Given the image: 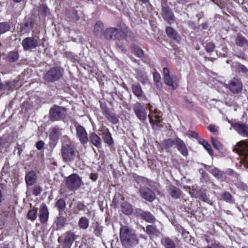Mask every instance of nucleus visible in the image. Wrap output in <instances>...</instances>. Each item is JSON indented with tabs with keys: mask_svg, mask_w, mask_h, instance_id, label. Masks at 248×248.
Wrapping results in <instances>:
<instances>
[{
	"mask_svg": "<svg viewBox=\"0 0 248 248\" xmlns=\"http://www.w3.org/2000/svg\"><path fill=\"white\" fill-rule=\"evenodd\" d=\"M120 240L123 245L135 246L139 243V239L135 232L127 226H123L120 230Z\"/></svg>",
	"mask_w": 248,
	"mask_h": 248,
	"instance_id": "nucleus-1",
	"label": "nucleus"
},
{
	"mask_svg": "<svg viewBox=\"0 0 248 248\" xmlns=\"http://www.w3.org/2000/svg\"><path fill=\"white\" fill-rule=\"evenodd\" d=\"M61 154L64 162L73 161L76 157L75 148L74 144L71 142L63 144L62 147Z\"/></svg>",
	"mask_w": 248,
	"mask_h": 248,
	"instance_id": "nucleus-2",
	"label": "nucleus"
},
{
	"mask_svg": "<svg viewBox=\"0 0 248 248\" xmlns=\"http://www.w3.org/2000/svg\"><path fill=\"white\" fill-rule=\"evenodd\" d=\"M66 117V109L63 107L55 105L49 110V118L52 121L63 120Z\"/></svg>",
	"mask_w": 248,
	"mask_h": 248,
	"instance_id": "nucleus-3",
	"label": "nucleus"
},
{
	"mask_svg": "<svg viewBox=\"0 0 248 248\" xmlns=\"http://www.w3.org/2000/svg\"><path fill=\"white\" fill-rule=\"evenodd\" d=\"M104 38L108 40H115L120 39L126 36L124 31L116 28L110 27L106 29L103 32Z\"/></svg>",
	"mask_w": 248,
	"mask_h": 248,
	"instance_id": "nucleus-4",
	"label": "nucleus"
},
{
	"mask_svg": "<svg viewBox=\"0 0 248 248\" xmlns=\"http://www.w3.org/2000/svg\"><path fill=\"white\" fill-rule=\"evenodd\" d=\"M63 70L60 67H53L47 71L44 76V79L48 82H54L58 80L62 76Z\"/></svg>",
	"mask_w": 248,
	"mask_h": 248,
	"instance_id": "nucleus-5",
	"label": "nucleus"
},
{
	"mask_svg": "<svg viewBox=\"0 0 248 248\" xmlns=\"http://www.w3.org/2000/svg\"><path fill=\"white\" fill-rule=\"evenodd\" d=\"M163 78L164 83L172 90L176 89L179 86V80L176 76H170V70L167 67L163 70Z\"/></svg>",
	"mask_w": 248,
	"mask_h": 248,
	"instance_id": "nucleus-6",
	"label": "nucleus"
},
{
	"mask_svg": "<svg viewBox=\"0 0 248 248\" xmlns=\"http://www.w3.org/2000/svg\"><path fill=\"white\" fill-rule=\"evenodd\" d=\"M113 203L116 207H118L119 205L121 204V210L125 215H129L133 212V208L131 205L127 202L124 201L123 198L119 195L114 196Z\"/></svg>",
	"mask_w": 248,
	"mask_h": 248,
	"instance_id": "nucleus-7",
	"label": "nucleus"
},
{
	"mask_svg": "<svg viewBox=\"0 0 248 248\" xmlns=\"http://www.w3.org/2000/svg\"><path fill=\"white\" fill-rule=\"evenodd\" d=\"M233 150L241 156L242 160L248 163V144L247 142L245 141L238 142Z\"/></svg>",
	"mask_w": 248,
	"mask_h": 248,
	"instance_id": "nucleus-8",
	"label": "nucleus"
},
{
	"mask_svg": "<svg viewBox=\"0 0 248 248\" xmlns=\"http://www.w3.org/2000/svg\"><path fill=\"white\" fill-rule=\"evenodd\" d=\"M148 109L150 112L148 116L150 123L153 127H155V125L156 127L159 126V124L161 121V112L157 111L150 104L148 105Z\"/></svg>",
	"mask_w": 248,
	"mask_h": 248,
	"instance_id": "nucleus-9",
	"label": "nucleus"
},
{
	"mask_svg": "<svg viewBox=\"0 0 248 248\" xmlns=\"http://www.w3.org/2000/svg\"><path fill=\"white\" fill-rule=\"evenodd\" d=\"M81 180L79 176L74 174L69 176L66 180V186L67 187L71 190H76L81 185Z\"/></svg>",
	"mask_w": 248,
	"mask_h": 248,
	"instance_id": "nucleus-10",
	"label": "nucleus"
},
{
	"mask_svg": "<svg viewBox=\"0 0 248 248\" xmlns=\"http://www.w3.org/2000/svg\"><path fill=\"white\" fill-rule=\"evenodd\" d=\"M133 110L138 119L144 122L146 120L147 113L144 107L140 103L137 102L133 106Z\"/></svg>",
	"mask_w": 248,
	"mask_h": 248,
	"instance_id": "nucleus-11",
	"label": "nucleus"
},
{
	"mask_svg": "<svg viewBox=\"0 0 248 248\" xmlns=\"http://www.w3.org/2000/svg\"><path fill=\"white\" fill-rule=\"evenodd\" d=\"M76 133L80 142L84 145L87 143L89 139L85 128L80 124L76 125Z\"/></svg>",
	"mask_w": 248,
	"mask_h": 248,
	"instance_id": "nucleus-12",
	"label": "nucleus"
},
{
	"mask_svg": "<svg viewBox=\"0 0 248 248\" xmlns=\"http://www.w3.org/2000/svg\"><path fill=\"white\" fill-rule=\"evenodd\" d=\"M139 190L141 197L149 202H152L156 198L155 193L148 187H140Z\"/></svg>",
	"mask_w": 248,
	"mask_h": 248,
	"instance_id": "nucleus-13",
	"label": "nucleus"
},
{
	"mask_svg": "<svg viewBox=\"0 0 248 248\" xmlns=\"http://www.w3.org/2000/svg\"><path fill=\"white\" fill-rule=\"evenodd\" d=\"M135 214L149 223H152L155 220V217L148 211H143L140 209H136Z\"/></svg>",
	"mask_w": 248,
	"mask_h": 248,
	"instance_id": "nucleus-14",
	"label": "nucleus"
},
{
	"mask_svg": "<svg viewBox=\"0 0 248 248\" xmlns=\"http://www.w3.org/2000/svg\"><path fill=\"white\" fill-rule=\"evenodd\" d=\"M37 40L33 37H27L23 39L22 45L25 50H30L35 48L38 46Z\"/></svg>",
	"mask_w": 248,
	"mask_h": 248,
	"instance_id": "nucleus-15",
	"label": "nucleus"
},
{
	"mask_svg": "<svg viewBox=\"0 0 248 248\" xmlns=\"http://www.w3.org/2000/svg\"><path fill=\"white\" fill-rule=\"evenodd\" d=\"M99 131L101 132L100 135L102 136L105 143L108 145H111L113 143L111 135L107 127L102 126L99 128Z\"/></svg>",
	"mask_w": 248,
	"mask_h": 248,
	"instance_id": "nucleus-16",
	"label": "nucleus"
},
{
	"mask_svg": "<svg viewBox=\"0 0 248 248\" xmlns=\"http://www.w3.org/2000/svg\"><path fill=\"white\" fill-rule=\"evenodd\" d=\"M227 120L229 123L231 124L232 126L236 130L239 134L244 136H248V127L243 124L236 123L232 124L227 118Z\"/></svg>",
	"mask_w": 248,
	"mask_h": 248,
	"instance_id": "nucleus-17",
	"label": "nucleus"
},
{
	"mask_svg": "<svg viewBox=\"0 0 248 248\" xmlns=\"http://www.w3.org/2000/svg\"><path fill=\"white\" fill-rule=\"evenodd\" d=\"M162 17L169 24H171L174 21V15L172 10L168 7L163 6L162 8Z\"/></svg>",
	"mask_w": 248,
	"mask_h": 248,
	"instance_id": "nucleus-18",
	"label": "nucleus"
},
{
	"mask_svg": "<svg viewBox=\"0 0 248 248\" xmlns=\"http://www.w3.org/2000/svg\"><path fill=\"white\" fill-rule=\"evenodd\" d=\"M49 212L46 205L43 204L40 206L39 213V217L40 222L43 223H46L48 219Z\"/></svg>",
	"mask_w": 248,
	"mask_h": 248,
	"instance_id": "nucleus-19",
	"label": "nucleus"
},
{
	"mask_svg": "<svg viewBox=\"0 0 248 248\" xmlns=\"http://www.w3.org/2000/svg\"><path fill=\"white\" fill-rule=\"evenodd\" d=\"M234 42L237 46L243 47L244 49L248 48V40L241 33H238L235 36Z\"/></svg>",
	"mask_w": 248,
	"mask_h": 248,
	"instance_id": "nucleus-20",
	"label": "nucleus"
},
{
	"mask_svg": "<svg viewBox=\"0 0 248 248\" xmlns=\"http://www.w3.org/2000/svg\"><path fill=\"white\" fill-rule=\"evenodd\" d=\"M192 197L195 198H198L204 202H206L208 200V198L206 196L204 191L198 188H192L190 192Z\"/></svg>",
	"mask_w": 248,
	"mask_h": 248,
	"instance_id": "nucleus-21",
	"label": "nucleus"
},
{
	"mask_svg": "<svg viewBox=\"0 0 248 248\" xmlns=\"http://www.w3.org/2000/svg\"><path fill=\"white\" fill-rule=\"evenodd\" d=\"M229 89L232 93H238L242 90V84L239 80L234 79L230 82Z\"/></svg>",
	"mask_w": 248,
	"mask_h": 248,
	"instance_id": "nucleus-22",
	"label": "nucleus"
},
{
	"mask_svg": "<svg viewBox=\"0 0 248 248\" xmlns=\"http://www.w3.org/2000/svg\"><path fill=\"white\" fill-rule=\"evenodd\" d=\"M75 239V234L71 232H67L65 233L63 248H70Z\"/></svg>",
	"mask_w": 248,
	"mask_h": 248,
	"instance_id": "nucleus-23",
	"label": "nucleus"
},
{
	"mask_svg": "<svg viewBox=\"0 0 248 248\" xmlns=\"http://www.w3.org/2000/svg\"><path fill=\"white\" fill-rule=\"evenodd\" d=\"M175 144L178 150L182 155L186 156L188 155V151L184 141L180 139L175 138Z\"/></svg>",
	"mask_w": 248,
	"mask_h": 248,
	"instance_id": "nucleus-24",
	"label": "nucleus"
},
{
	"mask_svg": "<svg viewBox=\"0 0 248 248\" xmlns=\"http://www.w3.org/2000/svg\"><path fill=\"white\" fill-rule=\"evenodd\" d=\"M136 78L142 84H145L148 80L147 73L142 68H139L136 70Z\"/></svg>",
	"mask_w": 248,
	"mask_h": 248,
	"instance_id": "nucleus-25",
	"label": "nucleus"
},
{
	"mask_svg": "<svg viewBox=\"0 0 248 248\" xmlns=\"http://www.w3.org/2000/svg\"><path fill=\"white\" fill-rule=\"evenodd\" d=\"M103 114L111 123L116 124L118 123L119 120L117 117L114 113L110 112L108 108H105L103 110Z\"/></svg>",
	"mask_w": 248,
	"mask_h": 248,
	"instance_id": "nucleus-26",
	"label": "nucleus"
},
{
	"mask_svg": "<svg viewBox=\"0 0 248 248\" xmlns=\"http://www.w3.org/2000/svg\"><path fill=\"white\" fill-rule=\"evenodd\" d=\"M62 129L58 127H54L52 129L51 132L49 134V138L53 141L58 140L62 136Z\"/></svg>",
	"mask_w": 248,
	"mask_h": 248,
	"instance_id": "nucleus-27",
	"label": "nucleus"
},
{
	"mask_svg": "<svg viewBox=\"0 0 248 248\" xmlns=\"http://www.w3.org/2000/svg\"><path fill=\"white\" fill-rule=\"evenodd\" d=\"M168 191L172 198L177 199L179 198L182 194L181 190L173 185H170Z\"/></svg>",
	"mask_w": 248,
	"mask_h": 248,
	"instance_id": "nucleus-28",
	"label": "nucleus"
},
{
	"mask_svg": "<svg viewBox=\"0 0 248 248\" xmlns=\"http://www.w3.org/2000/svg\"><path fill=\"white\" fill-rule=\"evenodd\" d=\"M89 139L91 142L97 148H99L101 146V140L100 138L95 133L90 134Z\"/></svg>",
	"mask_w": 248,
	"mask_h": 248,
	"instance_id": "nucleus-29",
	"label": "nucleus"
},
{
	"mask_svg": "<svg viewBox=\"0 0 248 248\" xmlns=\"http://www.w3.org/2000/svg\"><path fill=\"white\" fill-rule=\"evenodd\" d=\"M36 176L34 171H30L25 176V181L28 186H32L36 182Z\"/></svg>",
	"mask_w": 248,
	"mask_h": 248,
	"instance_id": "nucleus-30",
	"label": "nucleus"
},
{
	"mask_svg": "<svg viewBox=\"0 0 248 248\" xmlns=\"http://www.w3.org/2000/svg\"><path fill=\"white\" fill-rule=\"evenodd\" d=\"M91 229L93 230V232L96 237H101L103 232V227L98 222L93 223Z\"/></svg>",
	"mask_w": 248,
	"mask_h": 248,
	"instance_id": "nucleus-31",
	"label": "nucleus"
},
{
	"mask_svg": "<svg viewBox=\"0 0 248 248\" xmlns=\"http://www.w3.org/2000/svg\"><path fill=\"white\" fill-rule=\"evenodd\" d=\"M161 244L165 248H176V245L173 241L168 237L162 238Z\"/></svg>",
	"mask_w": 248,
	"mask_h": 248,
	"instance_id": "nucleus-32",
	"label": "nucleus"
},
{
	"mask_svg": "<svg viewBox=\"0 0 248 248\" xmlns=\"http://www.w3.org/2000/svg\"><path fill=\"white\" fill-rule=\"evenodd\" d=\"M78 225L80 229L86 230L89 227V220L85 217H81L78 221Z\"/></svg>",
	"mask_w": 248,
	"mask_h": 248,
	"instance_id": "nucleus-33",
	"label": "nucleus"
},
{
	"mask_svg": "<svg viewBox=\"0 0 248 248\" xmlns=\"http://www.w3.org/2000/svg\"><path fill=\"white\" fill-rule=\"evenodd\" d=\"M33 26V20L30 17H26L24 19V22L22 24V28L25 30H31Z\"/></svg>",
	"mask_w": 248,
	"mask_h": 248,
	"instance_id": "nucleus-34",
	"label": "nucleus"
},
{
	"mask_svg": "<svg viewBox=\"0 0 248 248\" xmlns=\"http://www.w3.org/2000/svg\"><path fill=\"white\" fill-rule=\"evenodd\" d=\"M217 179H223L224 178V173L217 168H214L210 171Z\"/></svg>",
	"mask_w": 248,
	"mask_h": 248,
	"instance_id": "nucleus-35",
	"label": "nucleus"
},
{
	"mask_svg": "<svg viewBox=\"0 0 248 248\" xmlns=\"http://www.w3.org/2000/svg\"><path fill=\"white\" fill-rule=\"evenodd\" d=\"M132 90L133 93L137 97H140L143 93L141 86L139 84L132 85Z\"/></svg>",
	"mask_w": 248,
	"mask_h": 248,
	"instance_id": "nucleus-36",
	"label": "nucleus"
},
{
	"mask_svg": "<svg viewBox=\"0 0 248 248\" xmlns=\"http://www.w3.org/2000/svg\"><path fill=\"white\" fill-rule=\"evenodd\" d=\"M153 78L156 87L158 89L161 88L162 87V83L160 81L161 77L160 74L157 72H154L153 73Z\"/></svg>",
	"mask_w": 248,
	"mask_h": 248,
	"instance_id": "nucleus-37",
	"label": "nucleus"
},
{
	"mask_svg": "<svg viewBox=\"0 0 248 248\" xmlns=\"http://www.w3.org/2000/svg\"><path fill=\"white\" fill-rule=\"evenodd\" d=\"M103 28L104 25L103 23L100 21H97L96 23L94 28V31L95 34L96 36L100 35L102 33Z\"/></svg>",
	"mask_w": 248,
	"mask_h": 248,
	"instance_id": "nucleus-38",
	"label": "nucleus"
},
{
	"mask_svg": "<svg viewBox=\"0 0 248 248\" xmlns=\"http://www.w3.org/2000/svg\"><path fill=\"white\" fill-rule=\"evenodd\" d=\"M19 56L17 52L11 51L9 52L6 57L7 61L13 62L16 61L18 59Z\"/></svg>",
	"mask_w": 248,
	"mask_h": 248,
	"instance_id": "nucleus-39",
	"label": "nucleus"
},
{
	"mask_svg": "<svg viewBox=\"0 0 248 248\" xmlns=\"http://www.w3.org/2000/svg\"><path fill=\"white\" fill-rule=\"evenodd\" d=\"M166 32L167 35L170 38L174 40L177 39V34L174 30L170 27H168L166 29Z\"/></svg>",
	"mask_w": 248,
	"mask_h": 248,
	"instance_id": "nucleus-40",
	"label": "nucleus"
},
{
	"mask_svg": "<svg viewBox=\"0 0 248 248\" xmlns=\"http://www.w3.org/2000/svg\"><path fill=\"white\" fill-rule=\"evenodd\" d=\"M66 223V219L63 217H58L55 221V223L57 226V229L60 230L63 227Z\"/></svg>",
	"mask_w": 248,
	"mask_h": 248,
	"instance_id": "nucleus-41",
	"label": "nucleus"
},
{
	"mask_svg": "<svg viewBox=\"0 0 248 248\" xmlns=\"http://www.w3.org/2000/svg\"><path fill=\"white\" fill-rule=\"evenodd\" d=\"M175 139L172 140L171 139H166L163 140L162 145L164 149H169L173 146L175 144Z\"/></svg>",
	"mask_w": 248,
	"mask_h": 248,
	"instance_id": "nucleus-42",
	"label": "nucleus"
},
{
	"mask_svg": "<svg viewBox=\"0 0 248 248\" xmlns=\"http://www.w3.org/2000/svg\"><path fill=\"white\" fill-rule=\"evenodd\" d=\"M145 232L148 234L153 235L158 232V230L155 226L149 225L146 227Z\"/></svg>",
	"mask_w": 248,
	"mask_h": 248,
	"instance_id": "nucleus-43",
	"label": "nucleus"
},
{
	"mask_svg": "<svg viewBox=\"0 0 248 248\" xmlns=\"http://www.w3.org/2000/svg\"><path fill=\"white\" fill-rule=\"evenodd\" d=\"M38 11L40 14L44 16H47L50 14L49 8L45 4H41L39 6Z\"/></svg>",
	"mask_w": 248,
	"mask_h": 248,
	"instance_id": "nucleus-44",
	"label": "nucleus"
},
{
	"mask_svg": "<svg viewBox=\"0 0 248 248\" xmlns=\"http://www.w3.org/2000/svg\"><path fill=\"white\" fill-rule=\"evenodd\" d=\"M10 27V25L8 22H0V35L9 31Z\"/></svg>",
	"mask_w": 248,
	"mask_h": 248,
	"instance_id": "nucleus-45",
	"label": "nucleus"
},
{
	"mask_svg": "<svg viewBox=\"0 0 248 248\" xmlns=\"http://www.w3.org/2000/svg\"><path fill=\"white\" fill-rule=\"evenodd\" d=\"M66 203L64 200L62 198L60 199L56 203V207L59 212H62L65 208Z\"/></svg>",
	"mask_w": 248,
	"mask_h": 248,
	"instance_id": "nucleus-46",
	"label": "nucleus"
},
{
	"mask_svg": "<svg viewBox=\"0 0 248 248\" xmlns=\"http://www.w3.org/2000/svg\"><path fill=\"white\" fill-rule=\"evenodd\" d=\"M37 217V211L36 209H31L28 211L27 218L31 221H34Z\"/></svg>",
	"mask_w": 248,
	"mask_h": 248,
	"instance_id": "nucleus-47",
	"label": "nucleus"
},
{
	"mask_svg": "<svg viewBox=\"0 0 248 248\" xmlns=\"http://www.w3.org/2000/svg\"><path fill=\"white\" fill-rule=\"evenodd\" d=\"M199 143L204 147L210 155H212V150L211 146L206 141L203 139H201L199 140Z\"/></svg>",
	"mask_w": 248,
	"mask_h": 248,
	"instance_id": "nucleus-48",
	"label": "nucleus"
},
{
	"mask_svg": "<svg viewBox=\"0 0 248 248\" xmlns=\"http://www.w3.org/2000/svg\"><path fill=\"white\" fill-rule=\"evenodd\" d=\"M205 49L208 52H213L215 48V45L211 42H207L205 46Z\"/></svg>",
	"mask_w": 248,
	"mask_h": 248,
	"instance_id": "nucleus-49",
	"label": "nucleus"
},
{
	"mask_svg": "<svg viewBox=\"0 0 248 248\" xmlns=\"http://www.w3.org/2000/svg\"><path fill=\"white\" fill-rule=\"evenodd\" d=\"M211 140L213 145L215 148H216L217 150H220L222 149V145L220 142L214 139L213 138H212Z\"/></svg>",
	"mask_w": 248,
	"mask_h": 248,
	"instance_id": "nucleus-50",
	"label": "nucleus"
},
{
	"mask_svg": "<svg viewBox=\"0 0 248 248\" xmlns=\"http://www.w3.org/2000/svg\"><path fill=\"white\" fill-rule=\"evenodd\" d=\"M221 196L224 201L228 202H230L232 198V195L228 192L223 193Z\"/></svg>",
	"mask_w": 248,
	"mask_h": 248,
	"instance_id": "nucleus-51",
	"label": "nucleus"
},
{
	"mask_svg": "<svg viewBox=\"0 0 248 248\" xmlns=\"http://www.w3.org/2000/svg\"><path fill=\"white\" fill-rule=\"evenodd\" d=\"M237 70H238L239 72H241L245 73V74L248 73V68L243 64H239L237 65Z\"/></svg>",
	"mask_w": 248,
	"mask_h": 248,
	"instance_id": "nucleus-52",
	"label": "nucleus"
},
{
	"mask_svg": "<svg viewBox=\"0 0 248 248\" xmlns=\"http://www.w3.org/2000/svg\"><path fill=\"white\" fill-rule=\"evenodd\" d=\"M4 86H6V90H13L15 87V82L13 81L7 82L4 84Z\"/></svg>",
	"mask_w": 248,
	"mask_h": 248,
	"instance_id": "nucleus-53",
	"label": "nucleus"
},
{
	"mask_svg": "<svg viewBox=\"0 0 248 248\" xmlns=\"http://www.w3.org/2000/svg\"><path fill=\"white\" fill-rule=\"evenodd\" d=\"M42 191L41 187L39 186H35L33 189V194L35 196L39 195Z\"/></svg>",
	"mask_w": 248,
	"mask_h": 248,
	"instance_id": "nucleus-54",
	"label": "nucleus"
},
{
	"mask_svg": "<svg viewBox=\"0 0 248 248\" xmlns=\"http://www.w3.org/2000/svg\"><path fill=\"white\" fill-rule=\"evenodd\" d=\"M134 52L135 55L140 58L142 57L143 56V51L140 48H135Z\"/></svg>",
	"mask_w": 248,
	"mask_h": 248,
	"instance_id": "nucleus-55",
	"label": "nucleus"
},
{
	"mask_svg": "<svg viewBox=\"0 0 248 248\" xmlns=\"http://www.w3.org/2000/svg\"><path fill=\"white\" fill-rule=\"evenodd\" d=\"M137 181L138 183H141L142 185H145L148 182V180L146 178L142 177H138Z\"/></svg>",
	"mask_w": 248,
	"mask_h": 248,
	"instance_id": "nucleus-56",
	"label": "nucleus"
},
{
	"mask_svg": "<svg viewBox=\"0 0 248 248\" xmlns=\"http://www.w3.org/2000/svg\"><path fill=\"white\" fill-rule=\"evenodd\" d=\"M45 143L42 140L38 141L36 144V147L38 150H42L44 146Z\"/></svg>",
	"mask_w": 248,
	"mask_h": 248,
	"instance_id": "nucleus-57",
	"label": "nucleus"
},
{
	"mask_svg": "<svg viewBox=\"0 0 248 248\" xmlns=\"http://www.w3.org/2000/svg\"><path fill=\"white\" fill-rule=\"evenodd\" d=\"M208 129L211 132H217L218 131L217 127L215 125L211 124L208 127Z\"/></svg>",
	"mask_w": 248,
	"mask_h": 248,
	"instance_id": "nucleus-58",
	"label": "nucleus"
},
{
	"mask_svg": "<svg viewBox=\"0 0 248 248\" xmlns=\"http://www.w3.org/2000/svg\"><path fill=\"white\" fill-rule=\"evenodd\" d=\"M97 174L96 173H93L90 175V178L93 181H95L97 179Z\"/></svg>",
	"mask_w": 248,
	"mask_h": 248,
	"instance_id": "nucleus-59",
	"label": "nucleus"
},
{
	"mask_svg": "<svg viewBox=\"0 0 248 248\" xmlns=\"http://www.w3.org/2000/svg\"><path fill=\"white\" fill-rule=\"evenodd\" d=\"M212 248H223L219 243H215L212 244Z\"/></svg>",
	"mask_w": 248,
	"mask_h": 248,
	"instance_id": "nucleus-60",
	"label": "nucleus"
},
{
	"mask_svg": "<svg viewBox=\"0 0 248 248\" xmlns=\"http://www.w3.org/2000/svg\"><path fill=\"white\" fill-rule=\"evenodd\" d=\"M4 91H6V86H4V84L0 82V93Z\"/></svg>",
	"mask_w": 248,
	"mask_h": 248,
	"instance_id": "nucleus-61",
	"label": "nucleus"
},
{
	"mask_svg": "<svg viewBox=\"0 0 248 248\" xmlns=\"http://www.w3.org/2000/svg\"><path fill=\"white\" fill-rule=\"evenodd\" d=\"M190 135L191 137L195 138H197L198 134L196 132L191 131L190 132Z\"/></svg>",
	"mask_w": 248,
	"mask_h": 248,
	"instance_id": "nucleus-62",
	"label": "nucleus"
},
{
	"mask_svg": "<svg viewBox=\"0 0 248 248\" xmlns=\"http://www.w3.org/2000/svg\"><path fill=\"white\" fill-rule=\"evenodd\" d=\"M179 3L185 4L188 2V0H176Z\"/></svg>",
	"mask_w": 248,
	"mask_h": 248,
	"instance_id": "nucleus-63",
	"label": "nucleus"
},
{
	"mask_svg": "<svg viewBox=\"0 0 248 248\" xmlns=\"http://www.w3.org/2000/svg\"><path fill=\"white\" fill-rule=\"evenodd\" d=\"M3 148V144L2 143V140L0 139V153L2 152V150Z\"/></svg>",
	"mask_w": 248,
	"mask_h": 248,
	"instance_id": "nucleus-64",
	"label": "nucleus"
}]
</instances>
